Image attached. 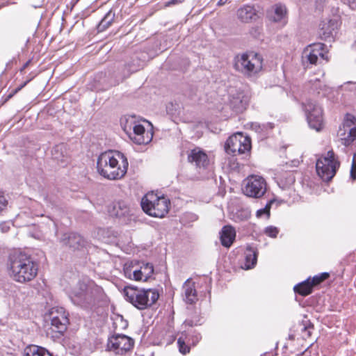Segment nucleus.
<instances>
[{"label":"nucleus","mask_w":356,"mask_h":356,"mask_svg":"<svg viewBox=\"0 0 356 356\" xmlns=\"http://www.w3.org/2000/svg\"><path fill=\"white\" fill-rule=\"evenodd\" d=\"M8 266L11 277L19 283L33 280L38 271V264L32 257L22 251L15 250L9 254Z\"/></svg>","instance_id":"f257e3e1"},{"label":"nucleus","mask_w":356,"mask_h":356,"mask_svg":"<svg viewBox=\"0 0 356 356\" xmlns=\"http://www.w3.org/2000/svg\"><path fill=\"white\" fill-rule=\"evenodd\" d=\"M129 163L126 156L120 152L108 151L102 153L97 159V171L110 180L122 178L127 173Z\"/></svg>","instance_id":"f03ea898"},{"label":"nucleus","mask_w":356,"mask_h":356,"mask_svg":"<svg viewBox=\"0 0 356 356\" xmlns=\"http://www.w3.org/2000/svg\"><path fill=\"white\" fill-rule=\"evenodd\" d=\"M103 289L91 280L78 282L69 292V298L73 304L84 309H91L102 296Z\"/></svg>","instance_id":"7ed1b4c3"},{"label":"nucleus","mask_w":356,"mask_h":356,"mask_svg":"<svg viewBox=\"0 0 356 356\" xmlns=\"http://www.w3.org/2000/svg\"><path fill=\"white\" fill-rule=\"evenodd\" d=\"M123 293L126 300L140 310L152 306L159 297L156 289H139L132 286H125Z\"/></svg>","instance_id":"20e7f679"},{"label":"nucleus","mask_w":356,"mask_h":356,"mask_svg":"<svg viewBox=\"0 0 356 356\" xmlns=\"http://www.w3.org/2000/svg\"><path fill=\"white\" fill-rule=\"evenodd\" d=\"M170 201L163 196H158L154 192L147 193L141 200L143 210L149 216L163 218L169 210Z\"/></svg>","instance_id":"39448f33"},{"label":"nucleus","mask_w":356,"mask_h":356,"mask_svg":"<svg viewBox=\"0 0 356 356\" xmlns=\"http://www.w3.org/2000/svg\"><path fill=\"white\" fill-rule=\"evenodd\" d=\"M340 162L332 149L320 156L316 163L318 175L325 181H330L336 175Z\"/></svg>","instance_id":"423d86ee"},{"label":"nucleus","mask_w":356,"mask_h":356,"mask_svg":"<svg viewBox=\"0 0 356 356\" xmlns=\"http://www.w3.org/2000/svg\"><path fill=\"white\" fill-rule=\"evenodd\" d=\"M235 69L241 73L251 76L262 69L263 59L259 54H243L235 57Z\"/></svg>","instance_id":"0eeeda50"},{"label":"nucleus","mask_w":356,"mask_h":356,"mask_svg":"<svg viewBox=\"0 0 356 356\" xmlns=\"http://www.w3.org/2000/svg\"><path fill=\"white\" fill-rule=\"evenodd\" d=\"M225 152L228 154L248 155L251 149V139L242 133H236L228 138L225 145Z\"/></svg>","instance_id":"6e6552de"},{"label":"nucleus","mask_w":356,"mask_h":356,"mask_svg":"<svg viewBox=\"0 0 356 356\" xmlns=\"http://www.w3.org/2000/svg\"><path fill=\"white\" fill-rule=\"evenodd\" d=\"M68 313L61 307H52L49 311L51 330L56 333L55 337L60 338L67 330L69 325Z\"/></svg>","instance_id":"1a4fd4ad"},{"label":"nucleus","mask_w":356,"mask_h":356,"mask_svg":"<svg viewBox=\"0 0 356 356\" xmlns=\"http://www.w3.org/2000/svg\"><path fill=\"white\" fill-rule=\"evenodd\" d=\"M309 126L316 131L323 127V116L322 108L315 102L308 99L302 103Z\"/></svg>","instance_id":"9d476101"},{"label":"nucleus","mask_w":356,"mask_h":356,"mask_svg":"<svg viewBox=\"0 0 356 356\" xmlns=\"http://www.w3.org/2000/svg\"><path fill=\"white\" fill-rule=\"evenodd\" d=\"M266 189L267 184L263 177L251 175L245 179L243 191L248 197L260 198L266 193Z\"/></svg>","instance_id":"9b49d317"},{"label":"nucleus","mask_w":356,"mask_h":356,"mask_svg":"<svg viewBox=\"0 0 356 356\" xmlns=\"http://www.w3.org/2000/svg\"><path fill=\"white\" fill-rule=\"evenodd\" d=\"M124 130L128 134L129 138L137 145L149 143L152 138V135L146 131L145 127L136 122L127 121Z\"/></svg>","instance_id":"f8f14e48"},{"label":"nucleus","mask_w":356,"mask_h":356,"mask_svg":"<svg viewBox=\"0 0 356 356\" xmlns=\"http://www.w3.org/2000/svg\"><path fill=\"white\" fill-rule=\"evenodd\" d=\"M339 131L343 136L341 138V144L346 147L350 145L356 140V117L346 113Z\"/></svg>","instance_id":"ddd939ff"},{"label":"nucleus","mask_w":356,"mask_h":356,"mask_svg":"<svg viewBox=\"0 0 356 356\" xmlns=\"http://www.w3.org/2000/svg\"><path fill=\"white\" fill-rule=\"evenodd\" d=\"M134 344V340L127 335L115 334L108 339V348L115 351L118 354L122 355L130 350Z\"/></svg>","instance_id":"4468645a"},{"label":"nucleus","mask_w":356,"mask_h":356,"mask_svg":"<svg viewBox=\"0 0 356 356\" xmlns=\"http://www.w3.org/2000/svg\"><path fill=\"white\" fill-rule=\"evenodd\" d=\"M325 45L323 43H314L309 45L304 51L303 58L310 64H316L318 57L323 60H328L325 51Z\"/></svg>","instance_id":"2eb2a0df"},{"label":"nucleus","mask_w":356,"mask_h":356,"mask_svg":"<svg viewBox=\"0 0 356 356\" xmlns=\"http://www.w3.org/2000/svg\"><path fill=\"white\" fill-rule=\"evenodd\" d=\"M188 161L194 163L197 168L204 169L209 164L208 155L199 147H196L188 152Z\"/></svg>","instance_id":"dca6fc26"},{"label":"nucleus","mask_w":356,"mask_h":356,"mask_svg":"<svg viewBox=\"0 0 356 356\" xmlns=\"http://www.w3.org/2000/svg\"><path fill=\"white\" fill-rule=\"evenodd\" d=\"M52 159L62 166L66 165L70 161V154L64 143L56 145L51 150Z\"/></svg>","instance_id":"f3484780"},{"label":"nucleus","mask_w":356,"mask_h":356,"mask_svg":"<svg viewBox=\"0 0 356 356\" xmlns=\"http://www.w3.org/2000/svg\"><path fill=\"white\" fill-rule=\"evenodd\" d=\"M182 296L187 304H193L198 300L195 282L188 279L182 286Z\"/></svg>","instance_id":"a211bd4d"},{"label":"nucleus","mask_w":356,"mask_h":356,"mask_svg":"<svg viewBox=\"0 0 356 356\" xmlns=\"http://www.w3.org/2000/svg\"><path fill=\"white\" fill-rule=\"evenodd\" d=\"M61 241L63 245L73 250H79L85 245V240L83 238L76 233L65 234Z\"/></svg>","instance_id":"6ab92c4d"},{"label":"nucleus","mask_w":356,"mask_h":356,"mask_svg":"<svg viewBox=\"0 0 356 356\" xmlns=\"http://www.w3.org/2000/svg\"><path fill=\"white\" fill-rule=\"evenodd\" d=\"M238 18L243 22H250L257 19L255 8L250 5H245L237 10Z\"/></svg>","instance_id":"aec40b11"},{"label":"nucleus","mask_w":356,"mask_h":356,"mask_svg":"<svg viewBox=\"0 0 356 356\" xmlns=\"http://www.w3.org/2000/svg\"><path fill=\"white\" fill-rule=\"evenodd\" d=\"M221 244L226 248H229L235 240L236 231L231 225L224 226L220 232Z\"/></svg>","instance_id":"412c9836"},{"label":"nucleus","mask_w":356,"mask_h":356,"mask_svg":"<svg viewBox=\"0 0 356 356\" xmlns=\"http://www.w3.org/2000/svg\"><path fill=\"white\" fill-rule=\"evenodd\" d=\"M248 104V98L242 94H237L229 100L230 108L237 113L243 112L246 108Z\"/></svg>","instance_id":"4be33fe9"},{"label":"nucleus","mask_w":356,"mask_h":356,"mask_svg":"<svg viewBox=\"0 0 356 356\" xmlns=\"http://www.w3.org/2000/svg\"><path fill=\"white\" fill-rule=\"evenodd\" d=\"M286 8L282 4H276L273 8L271 19L275 22H281L283 25L286 24Z\"/></svg>","instance_id":"5701e85b"},{"label":"nucleus","mask_w":356,"mask_h":356,"mask_svg":"<svg viewBox=\"0 0 356 356\" xmlns=\"http://www.w3.org/2000/svg\"><path fill=\"white\" fill-rule=\"evenodd\" d=\"M24 356H52V355L44 348L30 345L24 349Z\"/></svg>","instance_id":"b1692460"},{"label":"nucleus","mask_w":356,"mask_h":356,"mask_svg":"<svg viewBox=\"0 0 356 356\" xmlns=\"http://www.w3.org/2000/svg\"><path fill=\"white\" fill-rule=\"evenodd\" d=\"M252 129L255 131L260 135L261 138H265L269 132L274 128L273 123L268 122L266 124H259L258 122H254L251 125Z\"/></svg>","instance_id":"393cba45"},{"label":"nucleus","mask_w":356,"mask_h":356,"mask_svg":"<svg viewBox=\"0 0 356 356\" xmlns=\"http://www.w3.org/2000/svg\"><path fill=\"white\" fill-rule=\"evenodd\" d=\"M245 268L250 269L253 268L257 264V252L251 247H248L245 252Z\"/></svg>","instance_id":"a878e982"},{"label":"nucleus","mask_w":356,"mask_h":356,"mask_svg":"<svg viewBox=\"0 0 356 356\" xmlns=\"http://www.w3.org/2000/svg\"><path fill=\"white\" fill-rule=\"evenodd\" d=\"M293 290L296 293L306 296L312 293L313 290L312 284L310 283V278H308L305 281L296 284L293 287Z\"/></svg>","instance_id":"bb28decb"},{"label":"nucleus","mask_w":356,"mask_h":356,"mask_svg":"<svg viewBox=\"0 0 356 356\" xmlns=\"http://www.w3.org/2000/svg\"><path fill=\"white\" fill-rule=\"evenodd\" d=\"M115 13L110 10L101 20L97 26L98 31L102 32L108 29L113 23L115 19Z\"/></svg>","instance_id":"cd10ccee"},{"label":"nucleus","mask_w":356,"mask_h":356,"mask_svg":"<svg viewBox=\"0 0 356 356\" xmlns=\"http://www.w3.org/2000/svg\"><path fill=\"white\" fill-rule=\"evenodd\" d=\"M334 22L330 20L328 22H323L321 24L320 35L323 40H327L328 38H332V33L334 30Z\"/></svg>","instance_id":"c85d7f7f"},{"label":"nucleus","mask_w":356,"mask_h":356,"mask_svg":"<svg viewBox=\"0 0 356 356\" xmlns=\"http://www.w3.org/2000/svg\"><path fill=\"white\" fill-rule=\"evenodd\" d=\"M184 337H186L187 343L192 346H196L202 339V335L200 332L193 330L188 334H184Z\"/></svg>","instance_id":"c756f323"},{"label":"nucleus","mask_w":356,"mask_h":356,"mask_svg":"<svg viewBox=\"0 0 356 356\" xmlns=\"http://www.w3.org/2000/svg\"><path fill=\"white\" fill-rule=\"evenodd\" d=\"M177 345L179 350L181 354L186 355L190 352L191 348L189 344L187 343L186 337H184V333L177 339Z\"/></svg>","instance_id":"7c9ffc66"},{"label":"nucleus","mask_w":356,"mask_h":356,"mask_svg":"<svg viewBox=\"0 0 356 356\" xmlns=\"http://www.w3.org/2000/svg\"><path fill=\"white\" fill-rule=\"evenodd\" d=\"M198 216L193 212H185L180 217V222L184 225H189L191 223L196 221Z\"/></svg>","instance_id":"2f4dec72"},{"label":"nucleus","mask_w":356,"mask_h":356,"mask_svg":"<svg viewBox=\"0 0 356 356\" xmlns=\"http://www.w3.org/2000/svg\"><path fill=\"white\" fill-rule=\"evenodd\" d=\"M202 318L195 312L192 316L185 320L184 324L190 327L197 326L202 325Z\"/></svg>","instance_id":"473e14b6"},{"label":"nucleus","mask_w":356,"mask_h":356,"mask_svg":"<svg viewBox=\"0 0 356 356\" xmlns=\"http://www.w3.org/2000/svg\"><path fill=\"white\" fill-rule=\"evenodd\" d=\"M273 202H274V200H270V201H268L264 208L260 209L257 211L256 216L259 218L265 216L267 219H268L270 216V211L271 205Z\"/></svg>","instance_id":"72a5a7b5"},{"label":"nucleus","mask_w":356,"mask_h":356,"mask_svg":"<svg viewBox=\"0 0 356 356\" xmlns=\"http://www.w3.org/2000/svg\"><path fill=\"white\" fill-rule=\"evenodd\" d=\"M302 323V327L301 328V331L302 332V338H309L312 335V330H314V325L308 320L303 321Z\"/></svg>","instance_id":"f704fd0d"},{"label":"nucleus","mask_w":356,"mask_h":356,"mask_svg":"<svg viewBox=\"0 0 356 356\" xmlns=\"http://www.w3.org/2000/svg\"><path fill=\"white\" fill-rule=\"evenodd\" d=\"M140 269L143 273L144 281H147L154 273L153 265L149 263L144 264L140 266Z\"/></svg>","instance_id":"c9c22d12"},{"label":"nucleus","mask_w":356,"mask_h":356,"mask_svg":"<svg viewBox=\"0 0 356 356\" xmlns=\"http://www.w3.org/2000/svg\"><path fill=\"white\" fill-rule=\"evenodd\" d=\"M330 277V274L328 273H322L319 275H316L313 277V278L310 279V283L312 284V286H316L321 284L324 280H327Z\"/></svg>","instance_id":"e433bc0d"},{"label":"nucleus","mask_w":356,"mask_h":356,"mask_svg":"<svg viewBox=\"0 0 356 356\" xmlns=\"http://www.w3.org/2000/svg\"><path fill=\"white\" fill-rule=\"evenodd\" d=\"M279 232V229L273 225L268 226L264 229V234L271 238H276Z\"/></svg>","instance_id":"4c0bfd02"},{"label":"nucleus","mask_w":356,"mask_h":356,"mask_svg":"<svg viewBox=\"0 0 356 356\" xmlns=\"http://www.w3.org/2000/svg\"><path fill=\"white\" fill-rule=\"evenodd\" d=\"M133 280L136 281H144L143 273L141 269L133 271Z\"/></svg>","instance_id":"58836bf2"},{"label":"nucleus","mask_w":356,"mask_h":356,"mask_svg":"<svg viewBox=\"0 0 356 356\" xmlns=\"http://www.w3.org/2000/svg\"><path fill=\"white\" fill-rule=\"evenodd\" d=\"M27 82L28 81L25 82L24 84H22L19 87L17 88L13 92H11L9 95H8L6 96V97L5 98L3 104L6 103L7 101H8L10 99H11L17 92H18L24 86H26Z\"/></svg>","instance_id":"ea45409f"},{"label":"nucleus","mask_w":356,"mask_h":356,"mask_svg":"<svg viewBox=\"0 0 356 356\" xmlns=\"http://www.w3.org/2000/svg\"><path fill=\"white\" fill-rule=\"evenodd\" d=\"M313 87L315 88V89L316 90L319 88L320 90H322V96L325 95L327 88L325 87V86H323V87H322V84L319 80H316Z\"/></svg>","instance_id":"a19ab883"},{"label":"nucleus","mask_w":356,"mask_h":356,"mask_svg":"<svg viewBox=\"0 0 356 356\" xmlns=\"http://www.w3.org/2000/svg\"><path fill=\"white\" fill-rule=\"evenodd\" d=\"M8 201L3 192L0 191V212L3 211L7 206Z\"/></svg>","instance_id":"79ce46f5"},{"label":"nucleus","mask_w":356,"mask_h":356,"mask_svg":"<svg viewBox=\"0 0 356 356\" xmlns=\"http://www.w3.org/2000/svg\"><path fill=\"white\" fill-rule=\"evenodd\" d=\"M44 201L47 202V204H49V207H54L56 206L57 202L56 200V198L54 197L47 195L44 197Z\"/></svg>","instance_id":"37998d69"},{"label":"nucleus","mask_w":356,"mask_h":356,"mask_svg":"<svg viewBox=\"0 0 356 356\" xmlns=\"http://www.w3.org/2000/svg\"><path fill=\"white\" fill-rule=\"evenodd\" d=\"M184 1L185 0H169V1H166V2H165L164 6L165 7H170V6H175V5H177V4L181 3Z\"/></svg>","instance_id":"c03bdc74"},{"label":"nucleus","mask_w":356,"mask_h":356,"mask_svg":"<svg viewBox=\"0 0 356 356\" xmlns=\"http://www.w3.org/2000/svg\"><path fill=\"white\" fill-rule=\"evenodd\" d=\"M124 273L126 277L133 280V271L129 267L124 268Z\"/></svg>","instance_id":"a18cd8bd"},{"label":"nucleus","mask_w":356,"mask_h":356,"mask_svg":"<svg viewBox=\"0 0 356 356\" xmlns=\"http://www.w3.org/2000/svg\"><path fill=\"white\" fill-rule=\"evenodd\" d=\"M350 178L353 179V180H355L356 179V171L355 169H351L350 170Z\"/></svg>","instance_id":"49530a36"},{"label":"nucleus","mask_w":356,"mask_h":356,"mask_svg":"<svg viewBox=\"0 0 356 356\" xmlns=\"http://www.w3.org/2000/svg\"><path fill=\"white\" fill-rule=\"evenodd\" d=\"M229 1V0H219V1L218 2L217 5L218 6H223V5L226 4Z\"/></svg>","instance_id":"de8ad7c7"},{"label":"nucleus","mask_w":356,"mask_h":356,"mask_svg":"<svg viewBox=\"0 0 356 356\" xmlns=\"http://www.w3.org/2000/svg\"><path fill=\"white\" fill-rule=\"evenodd\" d=\"M355 159H356V154H354L351 169H355L356 171Z\"/></svg>","instance_id":"09e8293b"},{"label":"nucleus","mask_w":356,"mask_h":356,"mask_svg":"<svg viewBox=\"0 0 356 356\" xmlns=\"http://www.w3.org/2000/svg\"><path fill=\"white\" fill-rule=\"evenodd\" d=\"M31 63V60H28L27 62H26L24 65L22 66V67L21 68L20 71L22 72L25 68H26L28 67V65H29V63Z\"/></svg>","instance_id":"8fccbe9b"},{"label":"nucleus","mask_w":356,"mask_h":356,"mask_svg":"<svg viewBox=\"0 0 356 356\" xmlns=\"http://www.w3.org/2000/svg\"><path fill=\"white\" fill-rule=\"evenodd\" d=\"M138 69H139V66H138V67H130V66H129V71H130L131 72H136V71H138Z\"/></svg>","instance_id":"3c124183"},{"label":"nucleus","mask_w":356,"mask_h":356,"mask_svg":"<svg viewBox=\"0 0 356 356\" xmlns=\"http://www.w3.org/2000/svg\"><path fill=\"white\" fill-rule=\"evenodd\" d=\"M353 49L354 50V51L355 52L356 54V43L355 44H353Z\"/></svg>","instance_id":"603ef678"},{"label":"nucleus","mask_w":356,"mask_h":356,"mask_svg":"<svg viewBox=\"0 0 356 356\" xmlns=\"http://www.w3.org/2000/svg\"><path fill=\"white\" fill-rule=\"evenodd\" d=\"M289 338H290L291 339H294V337H293V335H289Z\"/></svg>","instance_id":"864d4df0"},{"label":"nucleus","mask_w":356,"mask_h":356,"mask_svg":"<svg viewBox=\"0 0 356 356\" xmlns=\"http://www.w3.org/2000/svg\"><path fill=\"white\" fill-rule=\"evenodd\" d=\"M2 229H3V232L7 231L6 227L2 228Z\"/></svg>","instance_id":"5fc2aeb1"},{"label":"nucleus","mask_w":356,"mask_h":356,"mask_svg":"<svg viewBox=\"0 0 356 356\" xmlns=\"http://www.w3.org/2000/svg\"><path fill=\"white\" fill-rule=\"evenodd\" d=\"M2 229H3V232L7 231L6 227L2 228Z\"/></svg>","instance_id":"6e6d98bb"},{"label":"nucleus","mask_w":356,"mask_h":356,"mask_svg":"<svg viewBox=\"0 0 356 356\" xmlns=\"http://www.w3.org/2000/svg\"><path fill=\"white\" fill-rule=\"evenodd\" d=\"M317 92H318V95L321 94V91L320 90H318Z\"/></svg>","instance_id":"4d7b16f0"},{"label":"nucleus","mask_w":356,"mask_h":356,"mask_svg":"<svg viewBox=\"0 0 356 356\" xmlns=\"http://www.w3.org/2000/svg\"><path fill=\"white\" fill-rule=\"evenodd\" d=\"M354 1V3H355V6H356V0H353Z\"/></svg>","instance_id":"13d9d810"}]
</instances>
